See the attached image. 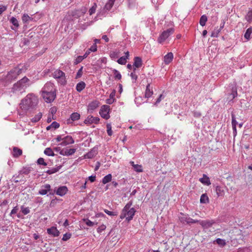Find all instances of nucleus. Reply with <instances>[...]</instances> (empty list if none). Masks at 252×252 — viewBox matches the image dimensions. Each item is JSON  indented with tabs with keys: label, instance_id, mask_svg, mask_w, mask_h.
<instances>
[{
	"label": "nucleus",
	"instance_id": "obj_1",
	"mask_svg": "<svg viewBox=\"0 0 252 252\" xmlns=\"http://www.w3.org/2000/svg\"><path fill=\"white\" fill-rule=\"evenodd\" d=\"M38 100L34 94H29L22 100L20 103L21 108L24 110H28L34 108L37 104Z\"/></svg>",
	"mask_w": 252,
	"mask_h": 252
},
{
	"label": "nucleus",
	"instance_id": "obj_2",
	"mask_svg": "<svg viewBox=\"0 0 252 252\" xmlns=\"http://www.w3.org/2000/svg\"><path fill=\"white\" fill-rule=\"evenodd\" d=\"M23 69L19 67H14L10 70L4 77V79L5 82L7 83H11L15 80L18 76L22 73Z\"/></svg>",
	"mask_w": 252,
	"mask_h": 252
},
{
	"label": "nucleus",
	"instance_id": "obj_3",
	"mask_svg": "<svg viewBox=\"0 0 252 252\" xmlns=\"http://www.w3.org/2000/svg\"><path fill=\"white\" fill-rule=\"evenodd\" d=\"M230 239L232 240H242L247 234H244L242 230L237 227H234L229 232Z\"/></svg>",
	"mask_w": 252,
	"mask_h": 252
},
{
	"label": "nucleus",
	"instance_id": "obj_4",
	"mask_svg": "<svg viewBox=\"0 0 252 252\" xmlns=\"http://www.w3.org/2000/svg\"><path fill=\"white\" fill-rule=\"evenodd\" d=\"M52 76L58 80V83L62 85H65L67 83L65 73L60 69H56L52 73Z\"/></svg>",
	"mask_w": 252,
	"mask_h": 252
},
{
	"label": "nucleus",
	"instance_id": "obj_5",
	"mask_svg": "<svg viewBox=\"0 0 252 252\" xmlns=\"http://www.w3.org/2000/svg\"><path fill=\"white\" fill-rule=\"evenodd\" d=\"M29 81V79L26 77H24L20 80L18 81L16 83H15L13 87V89L14 91H21L22 89H24L27 88V83Z\"/></svg>",
	"mask_w": 252,
	"mask_h": 252
},
{
	"label": "nucleus",
	"instance_id": "obj_6",
	"mask_svg": "<svg viewBox=\"0 0 252 252\" xmlns=\"http://www.w3.org/2000/svg\"><path fill=\"white\" fill-rule=\"evenodd\" d=\"M136 211L134 208H131L130 210H127L126 211H122L120 215V218L123 219L126 218V220L128 221L131 220L135 214Z\"/></svg>",
	"mask_w": 252,
	"mask_h": 252
},
{
	"label": "nucleus",
	"instance_id": "obj_7",
	"mask_svg": "<svg viewBox=\"0 0 252 252\" xmlns=\"http://www.w3.org/2000/svg\"><path fill=\"white\" fill-rule=\"evenodd\" d=\"M173 28H169L163 31L158 38V42L160 43L164 42L174 32Z\"/></svg>",
	"mask_w": 252,
	"mask_h": 252
},
{
	"label": "nucleus",
	"instance_id": "obj_8",
	"mask_svg": "<svg viewBox=\"0 0 252 252\" xmlns=\"http://www.w3.org/2000/svg\"><path fill=\"white\" fill-rule=\"evenodd\" d=\"M42 96L45 101L47 103L52 102L56 98V92H41Z\"/></svg>",
	"mask_w": 252,
	"mask_h": 252
},
{
	"label": "nucleus",
	"instance_id": "obj_9",
	"mask_svg": "<svg viewBox=\"0 0 252 252\" xmlns=\"http://www.w3.org/2000/svg\"><path fill=\"white\" fill-rule=\"evenodd\" d=\"M110 107L107 105H103L99 111V114L101 117L106 120L110 118L109 116Z\"/></svg>",
	"mask_w": 252,
	"mask_h": 252
},
{
	"label": "nucleus",
	"instance_id": "obj_10",
	"mask_svg": "<svg viewBox=\"0 0 252 252\" xmlns=\"http://www.w3.org/2000/svg\"><path fill=\"white\" fill-rule=\"evenodd\" d=\"M99 102L94 100L91 102L88 105V112L92 113L93 111L99 106Z\"/></svg>",
	"mask_w": 252,
	"mask_h": 252
},
{
	"label": "nucleus",
	"instance_id": "obj_11",
	"mask_svg": "<svg viewBox=\"0 0 252 252\" xmlns=\"http://www.w3.org/2000/svg\"><path fill=\"white\" fill-rule=\"evenodd\" d=\"M56 92L54 85L51 82H47L42 89L41 92Z\"/></svg>",
	"mask_w": 252,
	"mask_h": 252
},
{
	"label": "nucleus",
	"instance_id": "obj_12",
	"mask_svg": "<svg viewBox=\"0 0 252 252\" xmlns=\"http://www.w3.org/2000/svg\"><path fill=\"white\" fill-rule=\"evenodd\" d=\"M215 223V221L213 220H200L199 224L204 229H207L211 227Z\"/></svg>",
	"mask_w": 252,
	"mask_h": 252
},
{
	"label": "nucleus",
	"instance_id": "obj_13",
	"mask_svg": "<svg viewBox=\"0 0 252 252\" xmlns=\"http://www.w3.org/2000/svg\"><path fill=\"white\" fill-rule=\"evenodd\" d=\"M99 121L98 117H94L92 116H89L84 121L85 124H92L93 123L97 124Z\"/></svg>",
	"mask_w": 252,
	"mask_h": 252
},
{
	"label": "nucleus",
	"instance_id": "obj_14",
	"mask_svg": "<svg viewBox=\"0 0 252 252\" xmlns=\"http://www.w3.org/2000/svg\"><path fill=\"white\" fill-rule=\"evenodd\" d=\"M51 190V186L49 184H46L41 187V189L39 190L38 193L41 195H45Z\"/></svg>",
	"mask_w": 252,
	"mask_h": 252
},
{
	"label": "nucleus",
	"instance_id": "obj_15",
	"mask_svg": "<svg viewBox=\"0 0 252 252\" xmlns=\"http://www.w3.org/2000/svg\"><path fill=\"white\" fill-rule=\"evenodd\" d=\"M47 232L49 234L52 235L54 237H57L59 235L60 232L55 227H51L47 229Z\"/></svg>",
	"mask_w": 252,
	"mask_h": 252
},
{
	"label": "nucleus",
	"instance_id": "obj_16",
	"mask_svg": "<svg viewBox=\"0 0 252 252\" xmlns=\"http://www.w3.org/2000/svg\"><path fill=\"white\" fill-rule=\"evenodd\" d=\"M173 54L172 52H169L167 53L165 56L164 57V63L165 64H169L173 60Z\"/></svg>",
	"mask_w": 252,
	"mask_h": 252
},
{
	"label": "nucleus",
	"instance_id": "obj_17",
	"mask_svg": "<svg viewBox=\"0 0 252 252\" xmlns=\"http://www.w3.org/2000/svg\"><path fill=\"white\" fill-rule=\"evenodd\" d=\"M142 59L139 57H135L134 58L133 66L134 68H139L142 65Z\"/></svg>",
	"mask_w": 252,
	"mask_h": 252
},
{
	"label": "nucleus",
	"instance_id": "obj_18",
	"mask_svg": "<svg viewBox=\"0 0 252 252\" xmlns=\"http://www.w3.org/2000/svg\"><path fill=\"white\" fill-rule=\"evenodd\" d=\"M67 190L68 189L66 187L62 186L58 189L56 191V194L62 196L66 193Z\"/></svg>",
	"mask_w": 252,
	"mask_h": 252
},
{
	"label": "nucleus",
	"instance_id": "obj_19",
	"mask_svg": "<svg viewBox=\"0 0 252 252\" xmlns=\"http://www.w3.org/2000/svg\"><path fill=\"white\" fill-rule=\"evenodd\" d=\"M76 151V149H70L63 150V151H61L60 154L63 156H71L73 155Z\"/></svg>",
	"mask_w": 252,
	"mask_h": 252
},
{
	"label": "nucleus",
	"instance_id": "obj_20",
	"mask_svg": "<svg viewBox=\"0 0 252 252\" xmlns=\"http://www.w3.org/2000/svg\"><path fill=\"white\" fill-rule=\"evenodd\" d=\"M153 94V91L152 88L150 87V83H149L147 86L145 93V97L146 98L150 97Z\"/></svg>",
	"mask_w": 252,
	"mask_h": 252
},
{
	"label": "nucleus",
	"instance_id": "obj_21",
	"mask_svg": "<svg viewBox=\"0 0 252 252\" xmlns=\"http://www.w3.org/2000/svg\"><path fill=\"white\" fill-rule=\"evenodd\" d=\"M97 149L94 148L91 150V151H90L86 155H85V157L88 158H92L97 154Z\"/></svg>",
	"mask_w": 252,
	"mask_h": 252
},
{
	"label": "nucleus",
	"instance_id": "obj_22",
	"mask_svg": "<svg viewBox=\"0 0 252 252\" xmlns=\"http://www.w3.org/2000/svg\"><path fill=\"white\" fill-rule=\"evenodd\" d=\"M80 115L79 113H78L77 112L73 113L70 115V119H68L67 120V124H69V123H70L71 121H76V120H79L80 119Z\"/></svg>",
	"mask_w": 252,
	"mask_h": 252
},
{
	"label": "nucleus",
	"instance_id": "obj_23",
	"mask_svg": "<svg viewBox=\"0 0 252 252\" xmlns=\"http://www.w3.org/2000/svg\"><path fill=\"white\" fill-rule=\"evenodd\" d=\"M22 154V150L16 147L13 148L12 155L14 158H18Z\"/></svg>",
	"mask_w": 252,
	"mask_h": 252
},
{
	"label": "nucleus",
	"instance_id": "obj_24",
	"mask_svg": "<svg viewBox=\"0 0 252 252\" xmlns=\"http://www.w3.org/2000/svg\"><path fill=\"white\" fill-rule=\"evenodd\" d=\"M130 163L133 166L134 170L137 172H143V168L141 165L135 164L133 161H130Z\"/></svg>",
	"mask_w": 252,
	"mask_h": 252
},
{
	"label": "nucleus",
	"instance_id": "obj_25",
	"mask_svg": "<svg viewBox=\"0 0 252 252\" xmlns=\"http://www.w3.org/2000/svg\"><path fill=\"white\" fill-rule=\"evenodd\" d=\"M199 181L203 184L206 185H210L211 184L209 178L205 174H203V177L199 179Z\"/></svg>",
	"mask_w": 252,
	"mask_h": 252
},
{
	"label": "nucleus",
	"instance_id": "obj_26",
	"mask_svg": "<svg viewBox=\"0 0 252 252\" xmlns=\"http://www.w3.org/2000/svg\"><path fill=\"white\" fill-rule=\"evenodd\" d=\"M179 219L182 223H185L186 222L188 224V219H189V217L188 215L181 213L180 216L179 217Z\"/></svg>",
	"mask_w": 252,
	"mask_h": 252
},
{
	"label": "nucleus",
	"instance_id": "obj_27",
	"mask_svg": "<svg viewBox=\"0 0 252 252\" xmlns=\"http://www.w3.org/2000/svg\"><path fill=\"white\" fill-rule=\"evenodd\" d=\"M232 117V126L234 133L236 132V125H237V122L235 119V115L233 113L231 114Z\"/></svg>",
	"mask_w": 252,
	"mask_h": 252
},
{
	"label": "nucleus",
	"instance_id": "obj_28",
	"mask_svg": "<svg viewBox=\"0 0 252 252\" xmlns=\"http://www.w3.org/2000/svg\"><path fill=\"white\" fill-rule=\"evenodd\" d=\"M85 86L86 84L84 82L81 81L78 83L76 87L77 91L78 92H81L85 88Z\"/></svg>",
	"mask_w": 252,
	"mask_h": 252
},
{
	"label": "nucleus",
	"instance_id": "obj_29",
	"mask_svg": "<svg viewBox=\"0 0 252 252\" xmlns=\"http://www.w3.org/2000/svg\"><path fill=\"white\" fill-rule=\"evenodd\" d=\"M112 180V175L111 174H109L105 176H104L102 180V182L103 184H106L109 182H110Z\"/></svg>",
	"mask_w": 252,
	"mask_h": 252
},
{
	"label": "nucleus",
	"instance_id": "obj_30",
	"mask_svg": "<svg viewBox=\"0 0 252 252\" xmlns=\"http://www.w3.org/2000/svg\"><path fill=\"white\" fill-rule=\"evenodd\" d=\"M42 114L41 112L38 113L33 118L31 119V122L32 123H36L38 122L41 118Z\"/></svg>",
	"mask_w": 252,
	"mask_h": 252
},
{
	"label": "nucleus",
	"instance_id": "obj_31",
	"mask_svg": "<svg viewBox=\"0 0 252 252\" xmlns=\"http://www.w3.org/2000/svg\"><path fill=\"white\" fill-rule=\"evenodd\" d=\"M252 28L250 27L247 30L246 32L245 33L244 37L246 39L249 40L250 39L251 34H252Z\"/></svg>",
	"mask_w": 252,
	"mask_h": 252
},
{
	"label": "nucleus",
	"instance_id": "obj_32",
	"mask_svg": "<svg viewBox=\"0 0 252 252\" xmlns=\"http://www.w3.org/2000/svg\"><path fill=\"white\" fill-rule=\"evenodd\" d=\"M61 167V166H58L55 168H53L47 170L46 171V172L49 175L54 174L55 173L57 172L60 169Z\"/></svg>",
	"mask_w": 252,
	"mask_h": 252
},
{
	"label": "nucleus",
	"instance_id": "obj_33",
	"mask_svg": "<svg viewBox=\"0 0 252 252\" xmlns=\"http://www.w3.org/2000/svg\"><path fill=\"white\" fill-rule=\"evenodd\" d=\"M237 96V91L236 88H233L231 93L229 94V98L231 100Z\"/></svg>",
	"mask_w": 252,
	"mask_h": 252
},
{
	"label": "nucleus",
	"instance_id": "obj_34",
	"mask_svg": "<svg viewBox=\"0 0 252 252\" xmlns=\"http://www.w3.org/2000/svg\"><path fill=\"white\" fill-rule=\"evenodd\" d=\"M209 198L206 194H203L200 197V201L201 203H206L208 202Z\"/></svg>",
	"mask_w": 252,
	"mask_h": 252
},
{
	"label": "nucleus",
	"instance_id": "obj_35",
	"mask_svg": "<svg viewBox=\"0 0 252 252\" xmlns=\"http://www.w3.org/2000/svg\"><path fill=\"white\" fill-rule=\"evenodd\" d=\"M67 145L73 144L74 140L71 136H66L63 138Z\"/></svg>",
	"mask_w": 252,
	"mask_h": 252
},
{
	"label": "nucleus",
	"instance_id": "obj_36",
	"mask_svg": "<svg viewBox=\"0 0 252 252\" xmlns=\"http://www.w3.org/2000/svg\"><path fill=\"white\" fill-rule=\"evenodd\" d=\"M216 191L218 196H222L223 194V189L220 186H217L216 187Z\"/></svg>",
	"mask_w": 252,
	"mask_h": 252
},
{
	"label": "nucleus",
	"instance_id": "obj_37",
	"mask_svg": "<svg viewBox=\"0 0 252 252\" xmlns=\"http://www.w3.org/2000/svg\"><path fill=\"white\" fill-rule=\"evenodd\" d=\"M207 21V17L205 15H202L200 19L199 23L202 26L205 25Z\"/></svg>",
	"mask_w": 252,
	"mask_h": 252
},
{
	"label": "nucleus",
	"instance_id": "obj_38",
	"mask_svg": "<svg viewBox=\"0 0 252 252\" xmlns=\"http://www.w3.org/2000/svg\"><path fill=\"white\" fill-rule=\"evenodd\" d=\"M44 153L48 156L53 157L55 156L53 151L50 148H46L44 151Z\"/></svg>",
	"mask_w": 252,
	"mask_h": 252
},
{
	"label": "nucleus",
	"instance_id": "obj_39",
	"mask_svg": "<svg viewBox=\"0 0 252 252\" xmlns=\"http://www.w3.org/2000/svg\"><path fill=\"white\" fill-rule=\"evenodd\" d=\"M113 73L114 75V78L115 79L120 80L122 78V75L120 72L117 70L114 69L113 70Z\"/></svg>",
	"mask_w": 252,
	"mask_h": 252
},
{
	"label": "nucleus",
	"instance_id": "obj_40",
	"mask_svg": "<svg viewBox=\"0 0 252 252\" xmlns=\"http://www.w3.org/2000/svg\"><path fill=\"white\" fill-rule=\"evenodd\" d=\"M23 23H28L30 21H31L32 19L27 14H24L22 17Z\"/></svg>",
	"mask_w": 252,
	"mask_h": 252
},
{
	"label": "nucleus",
	"instance_id": "obj_41",
	"mask_svg": "<svg viewBox=\"0 0 252 252\" xmlns=\"http://www.w3.org/2000/svg\"><path fill=\"white\" fill-rule=\"evenodd\" d=\"M215 242L220 247H223L226 245L225 240L220 238H217Z\"/></svg>",
	"mask_w": 252,
	"mask_h": 252
},
{
	"label": "nucleus",
	"instance_id": "obj_42",
	"mask_svg": "<svg viewBox=\"0 0 252 252\" xmlns=\"http://www.w3.org/2000/svg\"><path fill=\"white\" fill-rule=\"evenodd\" d=\"M221 30L220 29L217 28L214 29V30L212 32L211 34V36L213 37H217L218 36L219 33L220 32Z\"/></svg>",
	"mask_w": 252,
	"mask_h": 252
},
{
	"label": "nucleus",
	"instance_id": "obj_43",
	"mask_svg": "<svg viewBox=\"0 0 252 252\" xmlns=\"http://www.w3.org/2000/svg\"><path fill=\"white\" fill-rule=\"evenodd\" d=\"M31 171V169H30V168H23L22 170H21L20 171H19V174H25V175H27Z\"/></svg>",
	"mask_w": 252,
	"mask_h": 252
},
{
	"label": "nucleus",
	"instance_id": "obj_44",
	"mask_svg": "<svg viewBox=\"0 0 252 252\" xmlns=\"http://www.w3.org/2000/svg\"><path fill=\"white\" fill-rule=\"evenodd\" d=\"M245 19L249 23L252 21V10L249 11L248 12L247 15L245 17Z\"/></svg>",
	"mask_w": 252,
	"mask_h": 252
},
{
	"label": "nucleus",
	"instance_id": "obj_45",
	"mask_svg": "<svg viewBox=\"0 0 252 252\" xmlns=\"http://www.w3.org/2000/svg\"><path fill=\"white\" fill-rule=\"evenodd\" d=\"M117 62L120 64H125L126 63V58L125 56L121 57L118 60Z\"/></svg>",
	"mask_w": 252,
	"mask_h": 252
},
{
	"label": "nucleus",
	"instance_id": "obj_46",
	"mask_svg": "<svg viewBox=\"0 0 252 252\" xmlns=\"http://www.w3.org/2000/svg\"><path fill=\"white\" fill-rule=\"evenodd\" d=\"M97 8V4L96 3H94L93 6L89 9V12L90 15L95 13L96 9Z\"/></svg>",
	"mask_w": 252,
	"mask_h": 252
},
{
	"label": "nucleus",
	"instance_id": "obj_47",
	"mask_svg": "<svg viewBox=\"0 0 252 252\" xmlns=\"http://www.w3.org/2000/svg\"><path fill=\"white\" fill-rule=\"evenodd\" d=\"M10 21L15 27H16V28L18 27V26H19L18 21L16 18L12 17L10 19Z\"/></svg>",
	"mask_w": 252,
	"mask_h": 252
},
{
	"label": "nucleus",
	"instance_id": "obj_48",
	"mask_svg": "<svg viewBox=\"0 0 252 252\" xmlns=\"http://www.w3.org/2000/svg\"><path fill=\"white\" fill-rule=\"evenodd\" d=\"M21 211L24 215H27L30 212V210L29 207H24L22 206L21 207Z\"/></svg>",
	"mask_w": 252,
	"mask_h": 252
},
{
	"label": "nucleus",
	"instance_id": "obj_49",
	"mask_svg": "<svg viewBox=\"0 0 252 252\" xmlns=\"http://www.w3.org/2000/svg\"><path fill=\"white\" fill-rule=\"evenodd\" d=\"M107 127V134L109 136H111L112 135L113 132L111 129V125L110 124H108L106 125Z\"/></svg>",
	"mask_w": 252,
	"mask_h": 252
},
{
	"label": "nucleus",
	"instance_id": "obj_50",
	"mask_svg": "<svg viewBox=\"0 0 252 252\" xmlns=\"http://www.w3.org/2000/svg\"><path fill=\"white\" fill-rule=\"evenodd\" d=\"M37 163L39 165H42L44 166H46L47 163L44 161V159L43 158H40L37 160Z\"/></svg>",
	"mask_w": 252,
	"mask_h": 252
},
{
	"label": "nucleus",
	"instance_id": "obj_51",
	"mask_svg": "<svg viewBox=\"0 0 252 252\" xmlns=\"http://www.w3.org/2000/svg\"><path fill=\"white\" fill-rule=\"evenodd\" d=\"M85 221V223L86 225H87L89 226H93L95 224H97V222L92 221L90 220L87 219L86 220H84Z\"/></svg>",
	"mask_w": 252,
	"mask_h": 252
},
{
	"label": "nucleus",
	"instance_id": "obj_52",
	"mask_svg": "<svg viewBox=\"0 0 252 252\" xmlns=\"http://www.w3.org/2000/svg\"><path fill=\"white\" fill-rule=\"evenodd\" d=\"M136 70L135 68H133V72L130 73V77L132 79H134L135 81H136L137 79V75L135 74V72Z\"/></svg>",
	"mask_w": 252,
	"mask_h": 252
},
{
	"label": "nucleus",
	"instance_id": "obj_53",
	"mask_svg": "<svg viewBox=\"0 0 252 252\" xmlns=\"http://www.w3.org/2000/svg\"><path fill=\"white\" fill-rule=\"evenodd\" d=\"M132 205V202H128L126 204V205L125 206L124 209H123L122 211H126L127 210H129L131 208H130L131 206Z\"/></svg>",
	"mask_w": 252,
	"mask_h": 252
},
{
	"label": "nucleus",
	"instance_id": "obj_54",
	"mask_svg": "<svg viewBox=\"0 0 252 252\" xmlns=\"http://www.w3.org/2000/svg\"><path fill=\"white\" fill-rule=\"evenodd\" d=\"M104 212L107 215L111 216H117V213L116 212L110 211L108 210L105 209Z\"/></svg>",
	"mask_w": 252,
	"mask_h": 252
},
{
	"label": "nucleus",
	"instance_id": "obj_55",
	"mask_svg": "<svg viewBox=\"0 0 252 252\" xmlns=\"http://www.w3.org/2000/svg\"><path fill=\"white\" fill-rule=\"evenodd\" d=\"M71 235L70 233H66L63 235L62 240L63 241H67L69 239H70V238L71 237Z\"/></svg>",
	"mask_w": 252,
	"mask_h": 252
},
{
	"label": "nucleus",
	"instance_id": "obj_56",
	"mask_svg": "<svg viewBox=\"0 0 252 252\" xmlns=\"http://www.w3.org/2000/svg\"><path fill=\"white\" fill-rule=\"evenodd\" d=\"M200 220H193L189 217L188 219V224H190L191 223H199Z\"/></svg>",
	"mask_w": 252,
	"mask_h": 252
},
{
	"label": "nucleus",
	"instance_id": "obj_57",
	"mask_svg": "<svg viewBox=\"0 0 252 252\" xmlns=\"http://www.w3.org/2000/svg\"><path fill=\"white\" fill-rule=\"evenodd\" d=\"M164 97V96L162 94H160L159 97L158 98L156 101L155 102L154 105L157 106L158 104L161 101V100L162 99H163Z\"/></svg>",
	"mask_w": 252,
	"mask_h": 252
},
{
	"label": "nucleus",
	"instance_id": "obj_58",
	"mask_svg": "<svg viewBox=\"0 0 252 252\" xmlns=\"http://www.w3.org/2000/svg\"><path fill=\"white\" fill-rule=\"evenodd\" d=\"M50 125L51 127L54 129H57L60 126V124L55 121L53 122Z\"/></svg>",
	"mask_w": 252,
	"mask_h": 252
},
{
	"label": "nucleus",
	"instance_id": "obj_59",
	"mask_svg": "<svg viewBox=\"0 0 252 252\" xmlns=\"http://www.w3.org/2000/svg\"><path fill=\"white\" fill-rule=\"evenodd\" d=\"M106 226L105 225H101L99 226L97 229V231L98 233H101L102 231L106 229Z\"/></svg>",
	"mask_w": 252,
	"mask_h": 252
},
{
	"label": "nucleus",
	"instance_id": "obj_60",
	"mask_svg": "<svg viewBox=\"0 0 252 252\" xmlns=\"http://www.w3.org/2000/svg\"><path fill=\"white\" fill-rule=\"evenodd\" d=\"M84 59H85V58L83 56H79L75 60V63L76 64H78V63H80V62H81Z\"/></svg>",
	"mask_w": 252,
	"mask_h": 252
},
{
	"label": "nucleus",
	"instance_id": "obj_61",
	"mask_svg": "<svg viewBox=\"0 0 252 252\" xmlns=\"http://www.w3.org/2000/svg\"><path fill=\"white\" fill-rule=\"evenodd\" d=\"M90 52H95L97 50V46L94 44L89 49Z\"/></svg>",
	"mask_w": 252,
	"mask_h": 252
},
{
	"label": "nucleus",
	"instance_id": "obj_62",
	"mask_svg": "<svg viewBox=\"0 0 252 252\" xmlns=\"http://www.w3.org/2000/svg\"><path fill=\"white\" fill-rule=\"evenodd\" d=\"M114 4H111V3H110L109 2H107L105 5V8L107 10H109L111 9V8L112 7V6H113Z\"/></svg>",
	"mask_w": 252,
	"mask_h": 252
},
{
	"label": "nucleus",
	"instance_id": "obj_63",
	"mask_svg": "<svg viewBox=\"0 0 252 252\" xmlns=\"http://www.w3.org/2000/svg\"><path fill=\"white\" fill-rule=\"evenodd\" d=\"M18 210V207L17 206L14 207L13 208V209L11 210V211L10 213V215L11 216L12 215L15 214L16 213H17Z\"/></svg>",
	"mask_w": 252,
	"mask_h": 252
},
{
	"label": "nucleus",
	"instance_id": "obj_64",
	"mask_svg": "<svg viewBox=\"0 0 252 252\" xmlns=\"http://www.w3.org/2000/svg\"><path fill=\"white\" fill-rule=\"evenodd\" d=\"M250 249L247 248H244L243 249H240L237 252H250Z\"/></svg>",
	"mask_w": 252,
	"mask_h": 252
}]
</instances>
